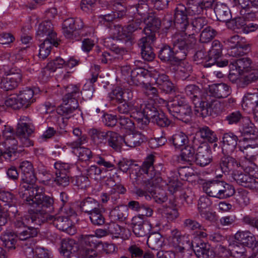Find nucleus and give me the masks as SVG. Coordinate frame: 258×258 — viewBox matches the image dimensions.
Wrapping results in <instances>:
<instances>
[{"mask_svg":"<svg viewBox=\"0 0 258 258\" xmlns=\"http://www.w3.org/2000/svg\"><path fill=\"white\" fill-rule=\"evenodd\" d=\"M154 157V156L152 154L148 156L141 167L140 171L147 175L145 179H143L142 175H140L137 176L135 180L136 184L137 185L141 186L143 189L146 190L148 194L151 195L152 194H156L154 189L153 179L156 178L155 180H158L160 174L159 172L155 170L153 165Z\"/></svg>","mask_w":258,"mask_h":258,"instance_id":"f257e3e1","label":"nucleus"},{"mask_svg":"<svg viewBox=\"0 0 258 258\" xmlns=\"http://www.w3.org/2000/svg\"><path fill=\"white\" fill-rule=\"evenodd\" d=\"M67 93L63 97L62 103L56 109V112L60 115L70 118L71 114L79 107L77 98L80 92V88L77 85H69L66 87Z\"/></svg>","mask_w":258,"mask_h":258,"instance_id":"f03ea898","label":"nucleus"},{"mask_svg":"<svg viewBox=\"0 0 258 258\" xmlns=\"http://www.w3.org/2000/svg\"><path fill=\"white\" fill-rule=\"evenodd\" d=\"M203 190L210 197L219 199H226L235 193L234 186L220 180H209L203 184Z\"/></svg>","mask_w":258,"mask_h":258,"instance_id":"7ed1b4c3","label":"nucleus"},{"mask_svg":"<svg viewBox=\"0 0 258 258\" xmlns=\"http://www.w3.org/2000/svg\"><path fill=\"white\" fill-rule=\"evenodd\" d=\"M222 46L219 41L215 40L213 41L211 49L208 51V59L204 64V67H210L211 70L218 78L223 77V74L216 71L217 68H222L228 64V60H218L222 54Z\"/></svg>","mask_w":258,"mask_h":258,"instance_id":"20e7f679","label":"nucleus"},{"mask_svg":"<svg viewBox=\"0 0 258 258\" xmlns=\"http://www.w3.org/2000/svg\"><path fill=\"white\" fill-rule=\"evenodd\" d=\"M195 112L203 117L218 114L222 111L220 102L207 94L194 102Z\"/></svg>","mask_w":258,"mask_h":258,"instance_id":"39448f33","label":"nucleus"},{"mask_svg":"<svg viewBox=\"0 0 258 258\" xmlns=\"http://www.w3.org/2000/svg\"><path fill=\"white\" fill-rule=\"evenodd\" d=\"M185 36L181 32H176L171 37L173 48L180 60L185 58L188 49L193 46L196 41L193 36L186 38Z\"/></svg>","mask_w":258,"mask_h":258,"instance_id":"423d86ee","label":"nucleus"},{"mask_svg":"<svg viewBox=\"0 0 258 258\" xmlns=\"http://www.w3.org/2000/svg\"><path fill=\"white\" fill-rule=\"evenodd\" d=\"M35 203L33 201H29L33 205L30 211L32 215L42 214L46 213H51L54 210V199L52 196H49L43 193L36 197Z\"/></svg>","mask_w":258,"mask_h":258,"instance_id":"0eeeda50","label":"nucleus"},{"mask_svg":"<svg viewBox=\"0 0 258 258\" xmlns=\"http://www.w3.org/2000/svg\"><path fill=\"white\" fill-rule=\"evenodd\" d=\"M36 38L40 41L46 40L51 41L55 47L59 44L56 33L54 32L52 24L49 21L43 22L39 24Z\"/></svg>","mask_w":258,"mask_h":258,"instance_id":"6e6552de","label":"nucleus"},{"mask_svg":"<svg viewBox=\"0 0 258 258\" xmlns=\"http://www.w3.org/2000/svg\"><path fill=\"white\" fill-rule=\"evenodd\" d=\"M244 17H236L231 19L227 22V26L228 28L232 29L237 32H242L247 34L255 31L258 26L253 23H247Z\"/></svg>","mask_w":258,"mask_h":258,"instance_id":"1a4fd4ad","label":"nucleus"},{"mask_svg":"<svg viewBox=\"0 0 258 258\" xmlns=\"http://www.w3.org/2000/svg\"><path fill=\"white\" fill-rule=\"evenodd\" d=\"M22 79V74L20 70H10L2 78L1 88L5 91L12 90L18 87Z\"/></svg>","mask_w":258,"mask_h":258,"instance_id":"9d476101","label":"nucleus"},{"mask_svg":"<svg viewBox=\"0 0 258 258\" xmlns=\"http://www.w3.org/2000/svg\"><path fill=\"white\" fill-rule=\"evenodd\" d=\"M145 23L146 26L144 29V32L146 36L142 38V41H146L147 39L155 40V33L159 29L161 26L160 20L154 14H151L145 19Z\"/></svg>","mask_w":258,"mask_h":258,"instance_id":"9b49d317","label":"nucleus"},{"mask_svg":"<svg viewBox=\"0 0 258 258\" xmlns=\"http://www.w3.org/2000/svg\"><path fill=\"white\" fill-rule=\"evenodd\" d=\"M54 182L59 186H68L70 183V165L65 163L56 162L54 164Z\"/></svg>","mask_w":258,"mask_h":258,"instance_id":"f8f14e48","label":"nucleus"},{"mask_svg":"<svg viewBox=\"0 0 258 258\" xmlns=\"http://www.w3.org/2000/svg\"><path fill=\"white\" fill-rule=\"evenodd\" d=\"M232 175L238 184L250 189L258 190V181L253 175L238 169Z\"/></svg>","mask_w":258,"mask_h":258,"instance_id":"ddd939ff","label":"nucleus"},{"mask_svg":"<svg viewBox=\"0 0 258 258\" xmlns=\"http://www.w3.org/2000/svg\"><path fill=\"white\" fill-rule=\"evenodd\" d=\"M185 7L182 5H177L175 10L174 16V24L176 28L180 31L187 32V29L189 26V23L187 17V12Z\"/></svg>","mask_w":258,"mask_h":258,"instance_id":"4468645a","label":"nucleus"},{"mask_svg":"<svg viewBox=\"0 0 258 258\" xmlns=\"http://www.w3.org/2000/svg\"><path fill=\"white\" fill-rule=\"evenodd\" d=\"M217 167L222 173L229 174L230 172L234 173L235 171L239 168L240 163L234 158L225 154L217 162Z\"/></svg>","mask_w":258,"mask_h":258,"instance_id":"2eb2a0df","label":"nucleus"},{"mask_svg":"<svg viewBox=\"0 0 258 258\" xmlns=\"http://www.w3.org/2000/svg\"><path fill=\"white\" fill-rule=\"evenodd\" d=\"M34 126L27 122H19L16 128V134L19 137L23 146L30 147L33 145V142L29 137L33 133Z\"/></svg>","mask_w":258,"mask_h":258,"instance_id":"dca6fc26","label":"nucleus"},{"mask_svg":"<svg viewBox=\"0 0 258 258\" xmlns=\"http://www.w3.org/2000/svg\"><path fill=\"white\" fill-rule=\"evenodd\" d=\"M170 237L172 243L177 252L181 253L184 252L185 246L190 244L189 235L186 233H182L177 229H174L171 231Z\"/></svg>","mask_w":258,"mask_h":258,"instance_id":"f3484780","label":"nucleus"},{"mask_svg":"<svg viewBox=\"0 0 258 258\" xmlns=\"http://www.w3.org/2000/svg\"><path fill=\"white\" fill-rule=\"evenodd\" d=\"M214 0H188L186 11L189 15L200 14L204 10L211 8Z\"/></svg>","mask_w":258,"mask_h":258,"instance_id":"a211bd4d","label":"nucleus"},{"mask_svg":"<svg viewBox=\"0 0 258 258\" xmlns=\"http://www.w3.org/2000/svg\"><path fill=\"white\" fill-rule=\"evenodd\" d=\"M195 159L194 162L202 167L207 165L211 162V150L207 143H202L198 147Z\"/></svg>","mask_w":258,"mask_h":258,"instance_id":"6ab92c4d","label":"nucleus"},{"mask_svg":"<svg viewBox=\"0 0 258 258\" xmlns=\"http://www.w3.org/2000/svg\"><path fill=\"white\" fill-rule=\"evenodd\" d=\"M83 27L84 23L81 19L70 18L62 23V32L66 38H71L75 31L81 29Z\"/></svg>","mask_w":258,"mask_h":258,"instance_id":"aec40b11","label":"nucleus"},{"mask_svg":"<svg viewBox=\"0 0 258 258\" xmlns=\"http://www.w3.org/2000/svg\"><path fill=\"white\" fill-rule=\"evenodd\" d=\"M133 225V231L137 237H144L147 236L150 231L151 226L147 223H145L141 216H136L132 220Z\"/></svg>","mask_w":258,"mask_h":258,"instance_id":"412c9836","label":"nucleus"},{"mask_svg":"<svg viewBox=\"0 0 258 258\" xmlns=\"http://www.w3.org/2000/svg\"><path fill=\"white\" fill-rule=\"evenodd\" d=\"M25 184L21 185L22 188H24L27 193H25L26 195H29V196L25 199V203L31 207L33 205L29 201H33L35 203L36 197H38L40 195L43 193V188L38 185H34V183H27Z\"/></svg>","mask_w":258,"mask_h":258,"instance_id":"4be33fe9","label":"nucleus"},{"mask_svg":"<svg viewBox=\"0 0 258 258\" xmlns=\"http://www.w3.org/2000/svg\"><path fill=\"white\" fill-rule=\"evenodd\" d=\"M20 169L23 175L22 180L25 183H34L36 178L32 163L28 161L22 162L20 165Z\"/></svg>","mask_w":258,"mask_h":258,"instance_id":"5701e85b","label":"nucleus"},{"mask_svg":"<svg viewBox=\"0 0 258 258\" xmlns=\"http://www.w3.org/2000/svg\"><path fill=\"white\" fill-rule=\"evenodd\" d=\"M238 137L234 134H224L223 137L222 153L223 154L232 153L237 145Z\"/></svg>","mask_w":258,"mask_h":258,"instance_id":"b1692460","label":"nucleus"},{"mask_svg":"<svg viewBox=\"0 0 258 258\" xmlns=\"http://www.w3.org/2000/svg\"><path fill=\"white\" fill-rule=\"evenodd\" d=\"M235 241L240 244L252 247L255 242L254 235L249 231H238L234 235Z\"/></svg>","mask_w":258,"mask_h":258,"instance_id":"393cba45","label":"nucleus"},{"mask_svg":"<svg viewBox=\"0 0 258 258\" xmlns=\"http://www.w3.org/2000/svg\"><path fill=\"white\" fill-rule=\"evenodd\" d=\"M208 21L205 17H200L194 18L188 26L185 35L193 36L195 33H199L204 27L208 26Z\"/></svg>","mask_w":258,"mask_h":258,"instance_id":"a878e982","label":"nucleus"},{"mask_svg":"<svg viewBox=\"0 0 258 258\" xmlns=\"http://www.w3.org/2000/svg\"><path fill=\"white\" fill-rule=\"evenodd\" d=\"M169 112L174 117L185 123L189 121L192 114L191 108L189 105L173 108Z\"/></svg>","mask_w":258,"mask_h":258,"instance_id":"bb28decb","label":"nucleus"},{"mask_svg":"<svg viewBox=\"0 0 258 258\" xmlns=\"http://www.w3.org/2000/svg\"><path fill=\"white\" fill-rule=\"evenodd\" d=\"M251 60L248 57H242L233 61H230L229 68L235 69V71L239 74H244L245 72H248L251 68Z\"/></svg>","mask_w":258,"mask_h":258,"instance_id":"cd10ccee","label":"nucleus"},{"mask_svg":"<svg viewBox=\"0 0 258 258\" xmlns=\"http://www.w3.org/2000/svg\"><path fill=\"white\" fill-rule=\"evenodd\" d=\"M177 56L173 48L167 45H164L160 49L158 54V57L162 61H169L171 63L180 60Z\"/></svg>","mask_w":258,"mask_h":258,"instance_id":"c85d7f7f","label":"nucleus"},{"mask_svg":"<svg viewBox=\"0 0 258 258\" xmlns=\"http://www.w3.org/2000/svg\"><path fill=\"white\" fill-rule=\"evenodd\" d=\"M128 217V209L124 205L115 206L109 213V218L113 221L125 222Z\"/></svg>","mask_w":258,"mask_h":258,"instance_id":"c756f323","label":"nucleus"},{"mask_svg":"<svg viewBox=\"0 0 258 258\" xmlns=\"http://www.w3.org/2000/svg\"><path fill=\"white\" fill-rule=\"evenodd\" d=\"M240 132L242 136L249 137L250 138H254L258 136V130L248 117L243 118Z\"/></svg>","mask_w":258,"mask_h":258,"instance_id":"7c9ffc66","label":"nucleus"},{"mask_svg":"<svg viewBox=\"0 0 258 258\" xmlns=\"http://www.w3.org/2000/svg\"><path fill=\"white\" fill-rule=\"evenodd\" d=\"M247 141L244 139L243 141H239L238 145L240 151L245 155V158L250 160L255 159V156L258 154L257 144H245V142Z\"/></svg>","mask_w":258,"mask_h":258,"instance_id":"2f4dec72","label":"nucleus"},{"mask_svg":"<svg viewBox=\"0 0 258 258\" xmlns=\"http://www.w3.org/2000/svg\"><path fill=\"white\" fill-rule=\"evenodd\" d=\"M155 40L147 39L145 42L142 41V38L139 40V45L141 48V55L142 58L148 61H152L155 58V54L151 46Z\"/></svg>","mask_w":258,"mask_h":258,"instance_id":"473e14b6","label":"nucleus"},{"mask_svg":"<svg viewBox=\"0 0 258 258\" xmlns=\"http://www.w3.org/2000/svg\"><path fill=\"white\" fill-rule=\"evenodd\" d=\"M214 12L217 20L220 22H225L226 24L232 18L230 10L225 4H217L214 8Z\"/></svg>","mask_w":258,"mask_h":258,"instance_id":"72a5a7b5","label":"nucleus"},{"mask_svg":"<svg viewBox=\"0 0 258 258\" xmlns=\"http://www.w3.org/2000/svg\"><path fill=\"white\" fill-rule=\"evenodd\" d=\"M54 226L58 229L64 231L71 235H74L76 233L75 228L72 226L68 218L66 217L57 216V219L54 222Z\"/></svg>","mask_w":258,"mask_h":258,"instance_id":"f704fd0d","label":"nucleus"},{"mask_svg":"<svg viewBox=\"0 0 258 258\" xmlns=\"http://www.w3.org/2000/svg\"><path fill=\"white\" fill-rule=\"evenodd\" d=\"M148 75V71L142 68L135 69L131 72L130 83L136 86H144L146 84L144 83L145 78Z\"/></svg>","mask_w":258,"mask_h":258,"instance_id":"c9c22d12","label":"nucleus"},{"mask_svg":"<svg viewBox=\"0 0 258 258\" xmlns=\"http://www.w3.org/2000/svg\"><path fill=\"white\" fill-rule=\"evenodd\" d=\"M209 91L214 97L219 98L226 97L230 93L229 87L224 83L211 85L209 87Z\"/></svg>","mask_w":258,"mask_h":258,"instance_id":"e433bc0d","label":"nucleus"},{"mask_svg":"<svg viewBox=\"0 0 258 258\" xmlns=\"http://www.w3.org/2000/svg\"><path fill=\"white\" fill-rule=\"evenodd\" d=\"M88 134L93 143L97 146L101 145L107 142L108 132L102 131L95 128H91Z\"/></svg>","mask_w":258,"mask_h":258,"instance_id":"4c0bfd02","label":"nucleus"},{"mask_svg":"<svg viewBox=\"0 0 258 258\" xmlns=\"http://www.w3.org/2000/svg\"><path fill=\"white\" fill-rule=\"evenodd\" d=\"M127 22L128 24L125 26V29L127 35L130 36L132 39H130V41L132 45L135 42V37L133 33L142 29L141 25H143V22L141 19H128Z\"/></svg>","mask_w":258,"mask_h":258,"instance_id":"58836bf2","label":"nucleus"},{"mask_svg":"<svg viewBox=\"0 0 258 258\" xmlns=\"http://www.w3.org/2000/svg\"><path fill=\"white\" fill-rule=\"evenodd\" d=\"M29 215H20L12 219L13 225L16 230V233L19 230L26 228L30 223L32 224V212L29 211Z\"/></svg>","mask_w":258,"mask_h":258,"instance_id":"ea45409f","label":"nucleus"},{"mask_svg":"<svg viewBox=\"0 0 258 258\" xmlns=\"http://www.w3.org/2000/svg\"><path fill=\"white\" fill-rule=\"evenodd\" d=\"M107 142L110 147L116 151H119L123 143V137L115 132L109 131L108 132Z\"/></svg>","mask_w":258,"mask_h":258,"instance_id":"a19ab883","label":"nucleus"},{"mask_svg":"<svg viewBox=\"0 0 258 258\" xmlns=\"http://www.w3.org/2000/svg\"><path fill=\"white\" fill-rule=\"evenodd\" d=\"M177 62L178 64L177 66V75L181 80H185L190 76L192 72V66L184 59Z\"/></svg>","mask_w":258,"mask_h":258,"instance_id":"79ce46f5","label":"nucleus"},{"mask_svg":"<svg viewBox=\"0 0 258 258\" xmlns=\"http://www.w3.org/2000/svg\"><path fill=\"white\" fill-rule=\"evenodd\" d=\"M242 106L245 109L254 110L258 107V93H248L243 97Z\"/></svg>","mask_w":258,"mask_h":258,"instance_id":"37998d69","label":"nucleus"},{"mask_svg":"<svg viewBox=\"0 0 258 258\" xmlns=\"http://www.w3.org/2000/svg\"><path fill=\"white\" fill-rule=\"evenodd\" d=\"M77 250V244L73 239H64L61 241L60 252L66 257H69L71 254Z\"/></svg>","mask_w":258,"mask_h":258,"instance_id":"c03bdc74","label":"nucleus"},{"mask_svg":"<svg viewBox=\"0 0 258 258\" xmlns=\"http://www.w3.org/2000/svg\"><path fill=\"white\" fill-rule=\"evenodd\" d=\"M156 83L160 89L166 93L171 92L174 88L173 84L170 81L168 76L164 74L158 75L156 79Z\"/></svg>","mask_w":258,"mask_h":258,"instance_id":"a18cd8bd","label":"nucleus"},{"mask_svg":"<svg viewBox=\"0 0 258 258\" xmlns=\"http://www.w3.org/2000/svg\"><path fill=\"white\" fill-rule=\"evenodd\" d=\"M49 213L32 215V224L34 225H40L42 223L47 222L54 225L55 221L57 219V216L50 215Z\"/></svg>","mask_w":258,"mask_h":258,"instance_id":"49530a36","label":"nucleus"},{"mask_svg":"<svg viewBox=\"0 0 258 258\" xmlns=\"http://www.w3.org/2000/svg\"><path fill=\"white\" fill-rule=\"evenodd\" d=\"M164 238L158 232H155L149 235L147 243L148 246L154 250H159L163 245Z\"/></svg>","mask_w":258,"mask_h":258,"instance_id":"de8ad7c7","label":"nucleus"},{"mask_svg":"<svg viewBox=\"0 0 258 258\" xmlns=\"http://www.w3.org/2000/svg\"><path fill=\"white\" fill-rule=\"evenodd\" d=\"M33 91L29 88H26L19 92V98L23 107L27 108L33 101Z\"/></svg>","mask_w":258,"mask_h":258,"instance_id":"09e8293b","label":"nucleus"},{"mask_svg":"<svg viewBox=\"0 0 258 258\" xmlns=\"http://www.w3.org/2000/svg\"><path fill=\"white\" fill-rule=\"evenodd\" d=\"M38 233L37 228L28 225L26 228L17 232V237L21 240H26L36 237Z\"/></svg>","mask_w":258,"mask_h":258,"instance_id":"8fccbe9b","label":"nucleus"},{"mask_svg":"<svg viewBox=\"0 0 258 258\" xmlns=\"http://www.w3.org/2000/svg\"><path fill=\"white\" fill-rule=\"evenodd\" d=\"M123 143L127 146L133 148L139 146L144 141L141 134H130L123 137Z\"/></svg>","mask_w":258,"mask_h":258,"instance_id":"3c124183","label":"nucleus"},{"mask_svg":"<svg viewBox=\"0 0 258 258\" xmlns=\"http://www.w3.org/2000/svg\"><path fill=\"white\" fill-rule=\"evenodd\" d=\"M112 30L114 37L118 40H124L126 45L128 46L132 45L130 41V39H132L130 36L127 35L125 26L122 27L120 25H115Z\"/></svg>","mask_w":258,"mask_h":258,"instance_id":"603ef678","label":"nucleus"},{"mask_svg":"<svg viewBox=\"0 0 258 258\" xmlns=\"http://www.w3.org/2000/svg\"><path fill=\"white\" fill-rule=\"evenodd\" d=\"M16 234L11 231H7L1 236V239L3 242V245L8 249L15 248L16 242Z\"/></svg>","mask_w":258,"mask_h":258,"instance_id":"864d4df0","label":"nucleus"},{"mask_svg":"<svg viewBox=\"0 0 258 258\" xmlns=\"http://www.w3.org/2000/svg\"><path fill=\"white\" fill-rule=\"evenodd\" d=\"M250 45L248 43L229 48L228 54L233 57H239L246 54L250 50Z\"/></svg>","mask_w":258,"mask_h":258,"instance_id":"5fc2aeb1","label":"nucleus"},{"mask_svg":"<svg viewBox=\"0 0 258 258\" xmlns=\"http://www.w3.org/2000/svg\"><path fill=\"white\" fill-rule=\"evenodd\" d=\"M198 134L202 139L211 143H215L217 141V138L215 133L207 126L200 127Z\"/></svg>","mask_w":258,"mask_h":258,"instance_id":"6e6d98bb","label":"nucleus"},{"mask_svg":"<svg viewBox=\"0 0 258 258\" xmlns=\"http://www.w3.org/2000/svg\"><path fill=\"white\" fill-rule=\"evenodd\" d=\"M108 233L112 235L113 237L117 238L123 237V233L126 231V229L120 226L115 222H110L106 225Z\"/></svg>","mask_w":258,"mask_h":258,"instance_id":"4d7b16f0","label":"nucleus"},{"mask_svg":"<svg viewBox=\"0 0 258 258\" xmlns=\"http://www.w3.org/2000/svg\"><path fill=\"white\" fill-rule=\"evenodd\" d=\"M195 150L190 146H185L181 151L180 158L181 161L192 164L195 160Z\"/></svg>","mask_w":258,"mask_h":258,"instance_id":"13d9d810","label":"nucleus"},{"mask_svg":"<svg viewBox=\"0 0 258 258\" xmlns=\"http://www.w3.org/2000/svg\"><path fill=\"white\" fill-rule=\"evenodd\" d=\"M184 92L190 97L193 103L203 96L201 89L196 85L186 86L184 88Z\"/></svg>","mask_w":258,"mask_h":258,"instance_id":"bf43d9fd","label":"nucleus"},{"mask_svg":"<svg viewBox=\"0 0 258 258\" xmlns=\"http://www.w3.org/2000/svg\"><path fill=\"white\" fill-rule=\"evenodd\" d=\"M240 14L247 19H252L255 17V13L251 9L250 0L237 7Z\"/></svg>","mask_w":258,"mask_h":258,"instance_id":"052dcab7","label":"nucleus"},{"mask_svg":"<svg viewBox=\"0 0 258 258\" xmlns=\"http://www.w3.org/2000/svg\"><path fill=\"white\" fill-rule=\"evenodd\" d=\"M81 245L85 247H96L98 242V238L94 235H82L80 237Z\"/></svg>","mask_w":258,"mask_h":258,"instance_id":"680f3d73","label":"nucleus"},{"mask_svg":"<svg viewBox=\"0 0 258 258\" xmlns=\"http://www.w3.org/2000/svg\"><path fill=\"white\" fill-rule=\"evenodd\" d=\"M161 111L156 104L153 103V101H150L146 104L143 109V114L149 119H152L155 116L159 113V111Z\"/></svg>","mask_w":258,"mask_h":258,"instance_id":"e2e57ef3","label":"nucleus"},{"mask_svg":"<svg viewBox=\"0 0 258 258\" xmlns=\"http://www.w3.org/2000/svg\"><path fill=\"white\" fill-rule=\"evenodd\" d=\"M58 198L61 202L60 204V209L66 213L68 216L73 215L75 213V211L69 206V197L67 194L64 192H61Z\"/></svg>","mask_w":258,"mask_h":258,"instance_id":"0e129e2a","label":"nucleus"},{"mask_svg":"<svg viewBox=\"0 0 258 258\" xmlns=\"http://www.w3.org/2000/svg\"><path fill=\"white\" fill-rule=\"evenodd\" d=\"M132 116L118 115V122L121 128L132 131L135 128V122L131 118Z\"/></svg>","mask_w":258,"mask_h":258,"instance_id":"69168bd1","label":"nucleus"},{"mask_svg":"<svg viewBox=\"0 0 258 258\" xmlns=\"http://www.w3.org/2000/svg\"><path fill=\"white\" fill-rule=\"evenodd\" d=\"M217 34L216 31L211 26H207L200 35V41L202 43H207L213 39Z\"/></svg>","mask_w":258,"mask_h":258,"instance_id":"338daca9","label":"nucleus"},{"mask_svg":"<svg viewBox=\"0 0 258 258\" xmlns=\"http://www.w3.org/2000/svg\"><path fill=\"white\" fill-rule=\"evenodd\" d=\"M242 222L258 230V211L244 216Z\"/></svg>","mask_w":258,"mask_h":258,"instance_id":"774afa93","label":"nucleus"}]
</instances>
